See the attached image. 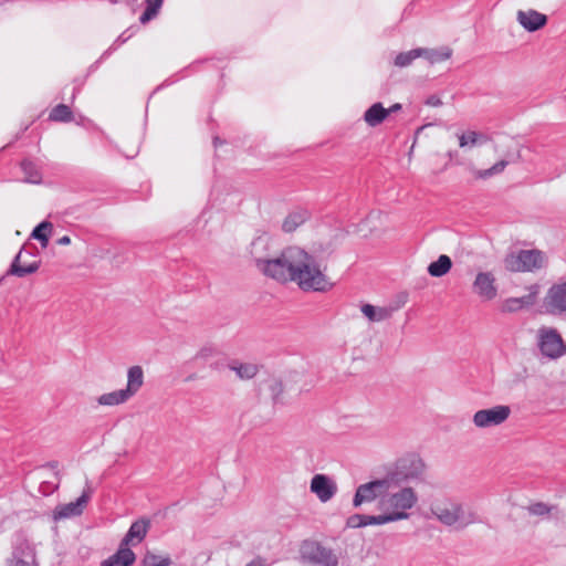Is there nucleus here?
Here are the masks:
<instances>
[{"instance_id":"nucleus-2","label":"nucleus","mask_w":566,"mask_h":566,"mask_svg":"<svg viewBox=\"0 0 566 566\" xmlns=\"http://www.w3.org/2000/svg\"><path fill=\"white\" fill-rule=\"evenodd\" d=\"M424 468L422 459L418 454L410 453L398 459L394 469L386 474V478L391 488L401 486L413 481H421Z\"/></svg>"},{"instance_id":"nucleus-14","label":"nucleus","mask_w":566,"mask_h":566,"mask_svg":"<svg viewBox=\"0 0 566 566\" xmlns=\"http://www.w3.org/2000/svg\"><path fill=\"white\" fill-rule=\"evenodd\" d=\"M472 287L473 292L484 301H491L497 295L495 277L491 272H479Z\"/></svg>"},{"instance_id":"nucleus-6","label":"nucleus","mask_w":566,"mask_h":566,"mask_svg":"<svg viewBox=\"0 0 566 566\" xmlns=\"http://www.w3.org/2000/svg\"><path fill=\"white\" fill-rule=\"evenodd\" d=\"M538 347L544 356L552 359L559 358L566 353V345L554 328L539 329Z\"/></svg>"},{"instance_id":"nucleus-19","label":"nucleus","mask_w":566,"mask_h":566,"mask_svg":"<svg viewBox=\"0 0 566 566\" xmlns=\"http://www.w3.org/2000/svg\"><path fill=\"white\" fill-rule=\"evenodd\" d=\"M150 527V520L142 517L132 523L124 538L120 541L124 545H129L134 539L140 543L147 535Z\"/></svg>"},{"instance_id":"nucleus-48","label":"nucleus","mask_w":566,"mask_h":566,"mask_svg":"<svg viewBox=\"0 0 566 566\" xmlns=\"http://www.w3.org/2000/svg\"><path fill=\"white\" fill-rule=\"evenodd\" d=\"M44 467L50 468L52 470H56L59 468V462L57 461H50Z\"/></svg>"},{"instance_id":"nucleus-36","label":"nucleus","mask_w":566,"mask_h":566,"mask_svg":"<svg viewBox=\"0 0 566 566\" xmlns=\"http://www.w3.org/2000/svg\"><path fill=\"white\" fill-rule=\"evenodd\" d=\"M229 368L235 371L241 379H251L258 373V367L254 364H239L237 361H232L229 365Z\"/></svg>"},{"instance_id":"nucleus-17","label":"nucleus","mask_w":566,"mask_h":566,"mask_svg":"<svg viewBox=\"0 0 566 566\" xmlns=\"http://www.w3.org/2000/svg\"><path fill=\"white\" fill-rule=\"evenodd\" d=\"M517 22L528 32H536L547 24V15L536 10H518L516 13Z\"/></svg>"},{"instance_id":"nucleus-34","label":"nucleus","mask_w":566,"mask_h":566,"mask_svg":"<svg viewBox=\"0 0 566 566\" xmlns=\"http://www.w3.org/2000/svg\"><path fill=\"white\" fill-rule=\"evenodd\" d=\"M418 57H421L420 48L412 49L407 52H400L396 55L394 60V65L400 69L407 67L411 65L412 62Z\"/></svg>"},{"instance_id":"nucleus-23","label":"nucleus","mask_w":566,"mask_h":566,"mask_svg":"<svg viewBox=\"0 0 566 566\" xmlns=\"http://www.w3.org/2000/svg\"><path fill=\"white\" fill-rule=\"evenodd\" d=\"M144 384V371L140 366H133L127 371V386L124 391L133 397Z\"/></svg>"},{"instance_id":"nucleus-25","label":"nucleus","mask_w":566,"mask_h":566,"mask_svg":"<svg viewBox=\"0 0 566 566\" xmlns=\"http://www.w3.org/2000/svg\"><path fill=\"white\" fill-rule=\"evenodd\" d=\"M454 512L457 513V517H458V521H457L458 528H464L470 524L480 522L479 515L470 506H464L461 503H455Z\"/></svg>"},{"instance_id":"nucleus-39","label":"nucleus","mask_w":566,"mask_h":566,"mask_svg":"<svg viewBox=\"0 0 566 566\" xmlns=\"http://www.w3.org/2000/svg\"><path fill=\"white\" fill-rule=\"evenodd\" d=\"M171 558L169 556L157 555L148 552L143 558L144 566H170Z\"/></svg>"},{"instance_id":"nucleus-29","label":"nucleus","mask_w":566,"mask_h":566,"mask_svg":"<svg viewBox=\"0 0 566 566\" xmlns=\"http://www.w3.org/2000/svg\"><path fill=\"white\" fill-rule=\"evenodd\" d=\"M360 310L370 322H382L392 314V308L376 307L371 304H364Z\"/></svg>"},{"instance_id":"nucleus-47","label":"nucleus","mask_w":566,"mask_h":566,"mask_svg":"<svg viewBox=\"0 0 566 566\" xmlns=\"http://www.w3.org/2000/svg\"><path fill=\"white\" fill-rule=\"evenodd\" d=\"M401 108H402L401 104L395 103L389 108H386V111H388L389 115H390L391 113H397V112L401 111Z\"/></svg>"},{"instance_id":"nucleus-41","label":"nucleus","mask_w":566,"mask_h":566,"mask_svg":"<svg viewBox=\"0 0 566 566\" xmlns=\"http://www.w3.org/2000/svg\"><path fill=\"white\" fill-rule=\"evenodd\" d=\"M468 137H469L468 140H469V145L470 146L476 145L480 139L483 140V142L486 140V137L484 135L479 134L476 132H469L468 133Z\"/></svg>"},{"instance_id":"nucleus-31","label":"nucleus","mask_w":566,"mask_h":566,"mask_svg":"<svg viewBox=\"0 0 566 566\" xmlns=\"http://www.w3.org/2000/svg\"><path fill=\"white\" fill-rule=\"evenodd\" d=\"M130 397L124 389L115 390L112 392L103 394L98 397L97 401L102 406H117L127 401Z\"/></svg>"},{"instance_id":"nucleus-15","label":"nucleus","mask_w":566,"mask_h":566,"mask_svg":"<svg viewBox=\"0 0 566 566\" xmlns=\"http://www.w3.org/2000/svg\"><path fill=\"white\" fill-rule=\"evenodd\" d=\"M310 489L323 503L329 501L337 492L336 483L325 474H315L311 480Z\"/></svg>"},{"instance_id":"nucleus-42","label":"nucleus","mask_w":566,"mask_h":566,"mask_svg":"<svg viewBox=\"0 0 566 566\" xmlns=\"http://www.w3.org/2000/svg\"><path fill=\"white\" fill-rule=\"evenodd\" d=\"M426 105H429V106H433V107H438V106H441L442 105V101L440 99L439 96L437 95H430L427 99H426Z\"/></svg>"},{"instance_id":"nucleus-46","label":"nucleus","mask_w":566,"mask_h":566,"mask_svg":"<svg viewBox=\"0 0 566 566\" xmlns=\"http://www.w3.org/2000/svg\"><path fill=\"white\" fill-rule=\"evenodd\" d=\"M59 245H69L71 243V238L69 235H63L56 240Z\"/></svg>"},{"instance_id":"nucleus-8","label":"nucleus","mask_w":566,"mask_h":566,"mask_svg":"<svg viewBox=\"0 0 566 566\" xmlns=\"http://www.w3.org/2000/svg\"><path fill=\"white\" fill-rule=\"evenodd\" d=\"M511 415V408L505 405H497L489 409L478 410L473 416V423L478 428H491L500 426Z\"/></svg>"},{"instance_id":"nucleus-30","label":"nucleus","mask_w":566,"mask_h":566,"mask_svg":"<svg viewBox=\"0 0 566 566\" xmlns=\"http://www.w3.org/2000/svg\"><path fill=\"white\" fill-rule=\"evenodd\" d=\"M53 230V224L44 220L40 222L31 232V238L38 240L42 248H46L49 245V240Z\"/></svg>"},{"instance_id":"nucleus-20","label":"nucleus","mask_w":566,"mask_h":566,"mask_svg":"<svg viewBox=\"0 0 566 566\" xmlns=\"http://www.w3.org/2000/svg\"><path fill=\"white\" fill-rule=\"evenodd\" d=\"M388 116L389 112L386 111V108L380 102H377L365 111L364 120L370 127H376L380 125Z\"/></svg>"},{"instance_id":"nucleus-40","label":"nucleus","mask_w":566,"mask_h":566,"mask_svg":"<svg viewBox=\"0 0 566 566\" xmlns=\"http://www.w3.org/2000/svg\"><path fill=\"white\" fill-rule=\"evenodd\" d=\"M553 509H555V506L548 505V504H546L544 502H535V503L530 504L526 507L528 513L531 515H535V516L548 515L552 512Z\"/></svg>"},{"instance_id":"nucleus-32","label":"nucleus","mask_w":566,"mask_h":566,"mask_svg":"<svg viewBox=\"0 0 566 566\" xmlns=\"http://www.w3.org/2000/svg\"><path fill=\"white\" fill-rule=\"evenodd\" d=\"M163 3L164 0H145V10L139 17L140 23L146 24L156 18Z\"/></svg>"},{"instance_id":"nucleus-37","label":"nucleus","mask_w":566,"mask_h":566,"mask_svg":"<svg viewBox=\"0 0 566 566\" xmlns=\"http://www.w3.org/2000/svg\"><path fill=\"white\" fill-rule=\"evenodd\" d=\"M128 31H124L118 38L114 41V43L101 55V57L91 65L90 70L96 69L102 60L108 57L119 45L124 44L132 36L127 33Z\"/></svg>"},{"instance_id":"nucleus-26","label":"nucleus","mask_w":566,"mask_h":566,"mask_svg":"<svg viewBox=\"0 0 566 566\" xmlns=\"http://www.w3.org/2000/svg\"><path fill=\"white\" fill-rule=\"evenodd\" d=\"M20 168L24 174L23 181L39 185L42 182V174L39 166L31 159L25 158L20 163Z\"/></svg>"},{"instance_id":"nucleus-9","label":"nucleus","mask_w":566,"mask_h":566,"mask_svg":"<svg viewBox=\"0 0 566 566\" xmlns=\"http://www.w3.org/2000/svg\"><path fill=\"white\" fill-rule=\"evenodd\" d=\"M8 566H38L35 549L24 537H18L12 546Z\"/></svg>"},{"instance_id":"nucleus-21","label":"nucleus","mask_w":566,"mask_h":566,"mask_svg":"<svg viewBox=\"0 0 566 566\" xmlns=\"http://www.w3.org/2000/svg\"><path fill=\"white\" fill-rule=\"evenodd\" d=\"M310 216L306 209H297L290 212L282 223V230L287 233L295 231L310 219Z\"/></svg>"},{"instance_id":"nucleus-1","label":"nucleus","mask_w":566,"mask_h":566,"mask_svg":"<svg viewBox=\"0 0 566 566\" xmlns=\"http://www.w3.org/2000/svg\"><path fill=\"white\" fill-rule=\"evenodd\" d=\"M260 272L282 283L295 282L303 291L327 292L333 287L314 256L298 247H287L279 256L261 262Z\"/></svg>"},{"instance_id":"nucleus-18","label":"nucleus","mask_w":566,"mask_h":566,"mask_svg":"<svg viewBox=\"0 0 566 566\" xmlns=\"http://www.w3.org/2000/svg\"><path fill=\"white\" fill-rule=\"evenodd\" d=\"M136 560L135 553L123 543H119L117 551L101 563V566H132Z\"/></svg>"},{"instance_id":"nucleus-51","label":"nucleus","mask_w":566,"mask_h":566,"mask_svg":"<svg viewBox=\"0 0 566 566\" xmlns=\"http://www.w3.org/2000/svg\"><path fill=\"white\" fill-rule=\"evenodd\" d=\"M109 1L113 2V3H118L119 2V0H109Z\"/></svg>"},{"instance_id":"nucleus-43","label":"nucleus","mask_w":566,"mask_h":566,"mask_svg":"<svg viewBox=\"0 0 566 566\" xmlns=\"http://www.w3.org/2000/svg\"><path fill=\"white\" fill-rule=\"evenodd\" d=\"M212 354H213V348H211V347H203V348H201L198 352L197 357L198 358H202V359H207L210 356H212Z\"/></svg>"},{"instance_id":"nucleus-11","label":"nucleus","mask_w":566,"mask_h":566,"mask_svg":"<svg viewBox=\"0 0 566 566\" xmlns=\"http://www.w3.org/2000/svg\"><path fill=\"white\" fill-rule=\"evenodd\" d=\"M545 307L551 314L566 313V282L554 284L548 289Z\"/></svg>"},{"instance_id":"nucleus-38","label":"nucleus","mask_w":566,"mask_h":566,"mask_svg":"<svg viewBox=\"0 0 566 566\" xmlns=\"http://www.w3.org/2000/svg\"><path fill=\"white\" fill-rule=\"evenodd\" d=\"M269 390L271 392L273 405L277 406L285 403L282 396L284 391V386L280 379H273L269 385Z\"/></svg>"},{"instance_id":"nucleus-4","label":"nucleus","mask_w":566,"mask_h":566,"mask_svg":"<svg viewBox=\"0 0 566 566\" xmlns=\"http://www.w3.org/2000/svg\"><path fill=\"white\" fill-rule=\"evenodd\" d=\"M545 261L541 250H518L504 258V266L510 272H534L544 268Z\"/></svg>"},{"instance_id":"nucleus-13","label":"nucleus","mask_w":566,"mask_h":566,"mask_svg":"<svg viewBox=\"0 0 566 566\" xmlns=\"http://www.w3.org/2000/svg\"><path fill=\"white\" fill-rule=\"evenodd\" d=\"M25 255L34 256V254L27 252L24 248H21L19 253L12 260L7 274L24 277L29 274L35 273L40 268V261L28 262L24 260Z\"/></svg>"},{"instance_id":"nucleus-35","label":"nucleus","mask_w":566,"mask_h":566,"mask_svg":"<svg viewBox=\"0 0 566 566\" xmlns=\"http://www.w3.org/2000/svg\"><path fill=\"white\" fill-rule=\"evenodd\" d=\"M49 119L53 122L69 123L73 119V113L67 105L59 104L50 112Z\"/></svg>"},{"instance_id":"nucleus-7","label":"nucleus","mask_w":566,"mask_h":566,"mask_svg":"<svg viewBox=\"0 0 566 566\" xmlns=\"http://www.w3.org/2000/svg\"><path fill=\"white\" fill-rule=\"evenodd\" d=\"M409 517L405 512H389L380 515L352 514L346 520V527L360 528L368 525H384L390 522L406 520Z\"/></svg>"},{"instance_id":"nucleus-45","label":"nucleus","mask_w":566,"mask_h":566,"mask_svg":"<svg viewBox=\"0 0 566 566\" xmlns=\"http://www.w3.org/2000/svg\"><path fill=\"white\" fill-rule=\"evenodd\" d=\"M468 138H469L468 134H462V135L459 136V145H460V147L463 148V147L469 145Z\"/></svg>"},{"instance_id":"nucleus-28","label":"nucleus","mask_w":566,"mask_h":566,"mask_svg":"<svg viewBox=\"0 0 566 566\" xmlns=\"http://www.w3.org/2000/svg\"><path fill=\"white\" fill-rule=\"evenodd\" d=\"M452 268V261L447 254H441L436 261L428 265V273L432 277H441L446 275Z\"/></svg>"},{"instance_id":"nucleus-22","label":"nucleus","mask_w":566,"mask_h":566,"mask_svg":"<svg viewBox=\"0 0 566 566\" xmlns=\"http://www.w3.org/2000/svg\"><path fill=\"white\" fill-rule=\"evenodd\" d=\"M455 502H451L448 505H436L432 507L433 515L444 525L454 526L457 525V513Z\"/></svg>"},{"instance_id":"nucleus-5","label":"nucleus","mask_w":566,"mask_h":566,"mask_svg":"<svg viewBox=\"0 0 566 566\" xmlns=\"http://www.w3.org/2000/svg\"><path fill=\"white\" fill-rule=\"evenodd\" d=\"M392 489L386 475L381 479H375L367 483L357 486L354 497L353 506L360 507L365 503H371L378 497H384Z\"/></svg>"},{"instance_id":"nucleus-16","label":"nucleus","mask_w":566,"mask_h":566,"mask_svg":"<svg viewBox=\"0 0 566 566\" xmlns=\"http://www.w3.org/2000/svg\"><path fill=\"white\" fill-rule=\"evenodd\" d=\"M528 290L530 293L524 296L506 298L501 305V311L503 313H515L534 305L538 293V285H531Z\"/></svg>"},{"instance_id":"nucleus-33","label":"nucleus","mask_w":566,"mask_h":566,"mask_svg":"<svg viewBox=\"0 0 566 566\" xmlns=\"http://www.w3.org/2000/svg\"><path fill=\"white\" fill-rule=\"evenodd\" d=\"M507 165L509 161L502 159L488 169H473V175L478 179H489L495 175L501 174L506 168Z\"/></svg>"},{"instance_id":"nucleus-50","label":"nucleus","mask_w":566,"mask_h":566,"mask_svg":"<svg viewBox=\"0 0 566 566\" xmlns=\"http://www.w3.org/2000/svg\"><path fill=\"white\" fill-rule=\"evenodd\" d=\"M78 91H80V88H78V87H75V88H74L73 96H72V98H73V99H74V97H75V94H76Z\"/></svg>"},{"instance_id":"nucleus-3","label":"nucleus","mask_w":566,"mask_h":566,"mask_svg":"<svg viewBox=\"0 0 566 566\" xmlns=\"http://www.w3.org/2000/svg\"><path fill=\"white\" fill-rule=\"evenodd\" d=\"M300 559L310 566H338L339 557L336 552L323 543L305 539L300 546Z\"/></svg>"},{"instance_id":"nucleus-24","label":"nucleus","mask_w":566,"mask_h":566,"mask_svg":"<svg viewBox=\"0 0 566 566\" xmlns=\"http://www.w3.org/2000/svg\"><path fill=\"white\" fill-rule=\"evenodd\" d=\"M268 238L266 237H258L250 244V254L255 262V266L260 271V263L266 262L269 258L266 256L268 250Z\"/></svg>"},{"instance_id":"nucleus-10","label":"nucleus","mask_w":566,"mask_h":566,"mask_svg":"<svg viewBox=\"0 0 566 566\" xmlns=\"http://www.w3.org/2000/svg\"><path fill=\"white\" fill-rule=\"evenodd\" d=\"M92 493L93 490L90 486L88 481H86V488L83 490L82 494L76 499V501L60 505L54 510V520L80 516L83 513L85 505L90 501Z\"/></svg>"},{"instance_id":"nucleus-49","label":"nucleus","mask_w":566,"mask_h":566,"mask_svg":"<svg viewBox=\"0 0 566 566\" xmlns=\"http://www.w3.org/2000/svg\"><path fill=\"white\" fill-rule=\"evenodd\" d=\"M224 142L220 139V137L216 136L213 138V145L214 147H218L219 145H222Z\"/></svg>"},{"instance_id":"nucleus-27","label":"nucleus","mask_w":566,"mask_h":566,"mask_svg":"<svg viewBox=\"0 0 566 566\" xmlns=\"http://www.w3.org/2000/svg\"><path fill=\"white\" fill-rule=\"evenodd\" d=\"M421 57L427 60L430 64L443 62L451 57L452 50L449 46L440 49L420 48Z\"/></svg>"},{"instance_id":"nucleus-44","label":"nucleus","mask_w":566,"mask_h":566,"mask_svg":"<svg viewBox=\"0 0 566 566\" xmlns=\"http://www.w3.org/2000/svg\"><path fill=\"white\" fill-rule=\"evenodd\" d=\"M245 566H266L265 559L258 556L253 558L250 563H248Z\"/></svg>"},{"instance_id":"nucleus-12","label":"nucleus","mask_w":566,"mask_h":566,"mask_svg":"<svg viewBox=\"0 0 566 566\" xmlns=\"http://www.w3.org/2000/svg\"><path fill=\"white\" fill-rule=\"evenodd\" d=\"M418 502V496L412 488L405 486L389 495L387 503L392 512H405L412 509Z\"/></svg>"}]
</instances>
